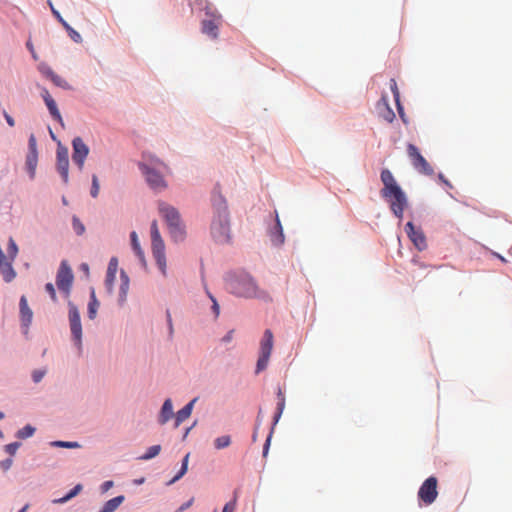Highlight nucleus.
Here are the masks:
<instances>
[{"instance_id":"1","label":"nucleus","mask_w":512,"mask_h":512,"mask_svg":"<svg viewBox=\"0 0 512 512\" xmlns=\"http://www.w3.org/2000/svg\"><path fill=\"white\" fill-rule=\"evenodd\" d=\"M213 217L210 225V233L218 243L230 241V219L226 200L219 192L212 196Z\"/></svg>"},{"instance_id":"2","label":"nucleus","mask_w":512,"mask_h":512,"mask_svg":"<svg viewBox=\"0 0 512 512\" xmlns=\"http://www.w3.org/2000/svg\"><path fill=\"white\" fill-rule=\"evenodd\" d=\"M226 284L228 290L239 297H260L256 282L246 273L228 275Z\"/></svg>"},{"instance_id":"3","label":"nucleus","mask_w":512,"mask_h":512,"mask_svg":"<svg viewBox=\"0 0 512 512\" xmlns=\"http://www.w3.org/2000/svg\"><path fill=\"white\" fill-rule=\"evenodd\" d=\"M140 169L146 177V181L149 186L156 190L162 191L167 187V184L163 178L162 171L167 167L166 165L157 158H151L149 162L141 163Z\"/></svg>"},{"instance_id":"4","label":"nucleus","mask_w":512,"mask_h":512,"mask_svg":"<svg viewBox=\"0 0 512 512\" xmlns=\"http://www.w3.org/2000/svg\"><path fill=\"white\" fill-rule=\"evenodd\" d=\"M158 208L169 227L173 240L175 242L183 241L185 238V229L178 210L165 202H160Z\"/></svg>"},{"instance_id":"5","label":"nucleus","mask_w":512,"mask_h":512,"mask_svg":"<svg viewBox=\"0 0 512 512\" xmlns=\"http://www.w3.org/2000/svg\"><path fill=\"white\" fill-rule=\"evenodd\" d=\"M151 247L152 254L163 276H167V262L165 256V244L160 235L157 221L151 223Z\"/></svg>"},{"instance_id":"6","label":"nucleus","mask_w":512,"mask_h":512,"mask_svg":"<svg viewBox=\"0 0 512 512\" xmlns=\"http://www.w3.org/2000/svg\"><path fill=\"white\" fill-rule=\"evenodd\" d=\"M18 246L12 237L8 240V260L0 246V273L5 282L9 283L16 277V271L14 270L12 263L16 259L18 254Z\"/></svg>"},{"instance_id":"7","label":"nucleus","mask_w":512,"mask_h":512,"mask_svg":"<svg viewBox=\"0 0 512 512\" xmlns=\"http://www.w3.org/2000/svg\"><path fill=\"white\" fill-rule=\"evenodd\" d=\"M205 15L206 18L201 23V31L215 40L219 36V27L223 22L222 15L210 3H206Z\"/></svg>"},{"instance_id":"8","label":"nucleus","mask_w":512,"mask_h":512,"mask_svg":"<svg viewBox=\"0 0 512 512\" xmlns=\"http://www.w3.org/2000/svg\"><path fill=\"white\" fill-rule=\"evenodd\" d=\"M274 337L271 330L264 331L263 338L260 342V355L256 364V373H260L268 366L269 359L273 349Z\"/></svg>"},{"instance_id":"9","label":"nucleus","mask_w":512,"mask_h":512,"mask_svg":"<svg viewBox=\"0 0 512 512\" xmlns=\"http://www.w3.org/2000/svg\"><path fill=\"white\" fill-rule=\"evenodd\" d=\"M407 154L411 160L413 167L419 173L429 176L434 174L433 168L427 162V160L421 155L419 149L414 144L409 143L407 145Z\"/></svg>"},{"instance_id":"10","label":"nucleus","mask_w":512,"mask_h":512,"mask_svg":"<svg viewBox=\"0 0 512 512\" xmlns=\"http://www.w3.org/2000/svg\"><path fill=\"white\" fill-rule=\"evenodd\" d=\"M389 200L390 208L393 214L399 218H403L404 210L407 206V198L401 188H395L393 191L388 193L387 196H382Z\"/></svg>"},{"instance_id":"11","label":"nucleus","mask_w":512,"mask_h":512,"mask_svg":"<svg viewBox=\"0 0 512 512\" xmlns=\"http://www.w3.org/2000/svg\"><path fill=\"white\" fill-rule=\"evenodd\" d=\"M437 484L438 480L436 477L431 476L427 478L422 483L418 491V497L420 501L424 502L427 505L432 504L438 496Z\"/></svg>"},{"instance_id":"12","label":"nucleus","mask_w":512,"mask_h":512,"mask_svg":"<svg viewBox=\"0 0 512 512\" xmlns=\"http://www.w3.org/2000/svg\"><path fill=\"white\" fill-rule=\"evenodd\" d=\"M72 159L80 171L84 168L85 160L89 154V147L84 143L81 137H75L72 141Z\"/></svg>"},{"instance_id":"13","label":"nucleus","mask_w":512,"mask_h":512,"mask_svg":"<svg viewBox=\"0 0 512 512\" xmlns=\"http://www.w3.org/2000/svg\"><path fill=\"white\" fill-rule=\"evenodd\" d=\"M73 282V274L70 267L62 262L57 272L56 284L59 290L64 292L67 296L70 293V289Z\"/></svg>"},{"instance_id":"14","label":"nucleus","mask_w":512,"mask_h":512,"mask_svg":"<svg viewBox=\"0 0 512 512\" xmlns=\"http://www.w3.org/2000/svg\"><path fill=\"white\" fill-rule=\"evenodd\" d=\"M69 322L72 336L77 344L80 345L82 339L80 314L77 307L71 302H69Z\"/></svg>"},{"instance_id":"15","label":"nucleus","mask_w":512,"mask_h":512,"mask_svg":"<svg viewBox=\"0 0 512 512\" xmlns=\"http://www.w3.org/2000/svg\"><path fill=\"white\" fill-rule=\"evenodd\" d=\"M57 170L65 184L69 181V155L67 148L59 147L56 152Z\"/></svg>"},{"instance_id":"16","label":"nucleus","mask_w":512,"mask_h":512,"mask_svg":"<svg viewBox=\"0 0 512 512\" xmlns=\"http://www.w3.org/2000/svg\"><path fill=\"white\" fill-rule=\"evenodd\" d=\"M405 230L409 239L419 251H423L427 248L426 238L421 229H416L412 222H408L405 225Z\"/></svg>"},{"instance_id":"17","label":"nucleus","mask_w":512,"mask_h":512,"mask_svg":"<svg viewBox=\"0 0 512 512\" xmlns=\"http://www.w3.org/2000/svg\"><path fill=\"white\" fill-rule=\"evenodd\" d=\"M41 96H42L52 118L54 120H56L59 124L64 126V122H63L62 116L58 110L57 104H56L55 100L52 98V96L50 95L49 91L47 89L43 88L41 91Z\"/></svg>"},{"instance_id":"18","label":"nucleus","mask_w":512,"mask_h":512,"mask_svg":"<svg viewBox=\"0 0 512 512\" xmlns=\"http://www.w3.org/2000/svg\"><path fill=\"white\" fill-rule=\"evenodd\" d=\"M381 181L384 185V188L381 190L382 196H387L388 193L393 191L395 188H400L393 174L388 169H383L381 171Z\"/></svg>"},{"instance_id":"19","label":"nucleus","mask_w":512,"mask_h":512,"mask_svg":"<svg viewBox=\"0 0 512 512\" xmlns=\"http://www.w3.org/2000/svg\"><path fill=\"white\" fill-rule=\"evenodd\" d=\"M48 4L51 8V11L53 13V15L56 17V19L62 24V26L65 28V30L68 32L70 38L76 42V43H81L82 42V37L81 35L76 31L74 30L64 19L63 17L61 16V14L59 13V11H57L53 4L51 3V1H48Z\"/></svg>"},{"instance_id":"20","label":"nucleus","mask_w":512,"mask_h":512,"mask_svg":"<svg viewBox=\"0 0 512 512\" xmlns=\"http://www.w3.org/2000/svg\"><path fill=\"white\" fill-rule=\"evenodd\" d=\"M19 306H20V317H21L22 325L26 329H28L29 325L32 322L33 312L29 308L28 302H27V299L25 296H22L20 298Z\"/></svg>"},{"instance_id":"21","label":"nucleus","mask_w":512,"mask_h":512,"mask_svg":"<svg viewBox=\"0 0 512 512\" xmlns=\"http://www.w3.org/2000/svg\"><path fill=\"white\" fill-rule=\"evenodd\" d=\"M379 115L381 118H383L385 121L391 123L395 119V113L390 108L388 101L386 97H382L381 101L377 105Z\"/></svg>"},{"instance_id":"22","label":"nucleus","mask_w":512,"mask_h":512,"mask_svg":"<svg viewBox=\"0 0 512 512\" xmlns=\"http://www.w3.org/2000/svg\"><path fill=\"white\" fill-rule=\"evenodd\" d=\"M270 238H271L272 243L275 246H280V245H282L284 243L285 238H284L283 228H282V225L280 223V219H279L278 214H276L275 226L270 231Z\"/></svg>"},{"instance_id":"23","label":"nucleus","mask_w":512,"mask_h":512,"mask_svg":"<svg viewBox=\"0 0 512 512\" xmlns=\"http://www.w3.org/2000/svg\"><path fill=\"white\" fill-rule=\"evenodd\" d=\"M41 72L49 78L56 86L63 89H70L68 82L61 76L57 75L50 67H43Z\"/></svg>"},{"instance_id":"24","label":"nucleus","mask_w":512,"mask_h":512,"mask_svg":"<svg viewBox=\"0 0 512 512\" xmlns=\"http://www.w3.org/2000/svg\"><path fill=\"white\" fill-rule=\"evenodd\" d=\"M117 266H118L117 259L111 258L109 265H108L106 280H105L106 286H107V289L109 290V292H112L113 282L116 278Z\"/></svg>"},{"instance_id":"25","label":"nucleus","mask_w":512,"mask_h":512,"mask_svg":"<svg viewBox=\"0 0 512 512\" xmlns=\"http://www.w3.org/2000/svg\"><path fill=\"white\" fill-rule=\"evenodd\" d=\"M197 401V398L191 400L188 404H186L182 409H180L176 414L175 426L178 427L183 421L190 417L192 413V409L194 403Z\"/></svg>"},{"instance_id":"26","label":"nucleus","mask_w":512,"mask_h":512,"mask_svg":"<svg viewBox=\"0 0 512 512\" xmlns=\"http://www.w3.org/2000/svg\"><path fill=\"white\" fill-rule=\"evenodd\" d=\"M173 416V405L171 399H166L161 408L159 422L165 424Z\"/></svg>"},{"instance_id":"27","label":"nucleus","mask_w":512,"mask_h":512,"mask_svg":"<svg viewBox=\"0 0 512 512\" xmlns=\"http://www.w3.org/2000/svg\"><path fill=\"white\" fill-rule=\"evenodd\" d=\"M130 238H131L132 249L134 250L136 256L139 258L140 262L143 265H145L146 264L145 255H144V251L142 250V248L140 246L137 233L135 231L131 232Z\"/></svg>"},{"instance_id":"28","label":"nucleus","mask_w":512,"mask_h":512,"mask_svg":"<svg viewBox=\"0 0 512 512\" xmlns=\"http://www.w3.org/2000/svg\"><path fill=\"white\" fill-rule=\"evenodd\" d=\"M390 88H391V91L393 93V96H394V99H395V102H396V105H397V109H398L399 115H400L401 119L404 122H406L405 114H404L403 108H402V106L400 104V93H399L398 86H397V83H396L395 79H391L390 80Z\"/></svg>"},{"instance_id":"29","label":"nucleus","mask_w":512,"mask_h":512,"mask_svg":"<svg viewBox=\"0 0 512 512\" xmlns=\"http://www.w3.org/2000/svg\"><path fill=\"white\" fill-rule=\"evenodd\" d=\"M124 501V496L114 497L106 502L101 512H114Z\"/></svg>"},{"instance_id":"30","label":"nucleus","mask_w":512,"mask_h":512,"mask_svg":"<svg viewBox=\"0 0 512 512\" xmlns=\"http://www.w3.org/2000/svg\"><path fill=\"white\" fill-rule=\"evenodd\" d=\"M277 397H278V403H277V412L274 416V424H276L278 422L279 418L281 417V415L283 413L284 407H285V395L282 392L281 388L278 389Z\"/></svg>"},{"instance_id":"31","label":"nucleus","mask_w":512,"mask_h":512,"mask_svg":"<svg viewBox=\"0 0 512 512\" xmlns=\"http://www.w3.org/2000/svg\"><path fill=\"white\" fill-rule=\"evenodd\" d=\"M98 307H99V302L96 299L94 290H92L90 302L88 304V317L90 319H94L96 317Z\"/></svg>"},{"instance_id":"32","label":"nucleus","mask_w":512,"mask_h":512,"mask_svg":"<svg viewBox=\"0 0 512 512\" xmlns=\"http://www.w3.org/2000/svg\"><path fill=\"white\" fill-rule=\"evenodd\" d=\"M129 289V277L124 271H121L120 299L124 301Z\"/></svg>"},{"instance_id":"33","label":"nucleus","mask_w":512,"mask_h":512,"mask_svg":"<svg viewBox=\"0 0 512 512\" xmlns=\"http://www.w3.org/2000/svg\"><path fill=\"white\" fill-rule=\"evenodd\" d=\"M161 451V446L160 445H153L151 447L148 448L147 452L140 456L139 459L141 460H150L154 457H156Z\"/></svg>"},{"instance_id":"34","label":"nucleus","mask_w":512,"mask_h":512,"mask_svg":"<svg viewBox=\"0 0 512 512\" xmlns=\"http://www.w3.org/2000/svg\"><path fill=\"white\" fill-rule=\"evenodd\" d=\"M81 490H82V485L78 484L65 496H63L59 499H55V500H53V502L54 503H64V502L70 500L72 497L76 496Z\"/></svg>"},{"instance_id":"35","label":"nucleus","mask_w":512,"mask_h":512,"mask_svg":"<svg viewBox=\"0 0 512 512\" xmlns=\"http://www.w3.org/2000/svg\"><path fill=\"white\" fill-rule=\"evenodd\" d=\"M230 443H231L230 436L224 435V436H221V437H218L215 439L214 446L216 449H223V448L228 447L230 445Z\"/></svg>"},{"instance_id":"36","label":"nucleus","mask_w":512,"mask_h":512,"mask_svg":"<svg viewBox=\"0 0 512 512\" xmlns=\"http://www.w3.org/2000/svg\"><path fill=\"white\" fill-rule=\"evenodd\" d=\"M35 432V428L31 425H26L22 429L17 432V437L21 439H26L31 437Z\"/></svg>"},{"instance_id":"37","label":"nucleus","mask_w":512,"mask_h":512,"mask_svg":"<svg viewBox=\"0 0 512 512\" xmlns=\"http://www.w3.org/2000/svg\"><path fill=\"white\" fill-rule=\"evenodd\" d=\"M26 164L28 166V169H29L31 177H33L34 173H35L36 164H37V156H36V154L32 153L31 155H29L27 157Z\"/></svg>"},{"instance_id":"38","label":"nucleus","mask_w":512,"mask_h":512,"mask_svg":"<svg viewBox=\"0 0 512 512\" xmlns=\"http://www.w3.org/2000/svg\"><path fill=\"white\" fill-rule=\"evenodd\" d=\"M188 460H189V454H187L183 458L181 469H180L179 473L173 478L172 482L179 480L187 472Z\"/></svg>"},{"instance_id":"39","label":"nucleus","mask_w":512,"mask_h":512,"mask_svg":"<svg viewBox=\"0 0 512 512\" xmlns=\"http://www.w3.org/2000/svg\"><path fill=\"white\" fill-rule=\"evenodd\" d=\"M52 446L55 447H63V448H79L80 445L78 442H68V441H54L51 443Z\"/></svg>"},{"instance_id":"40","label":"nucleus","mask_w":512,"mask_h":512,"mask_svg":"<svg viewBox=\"0 0 512 512\" xmlns=\"http://www.w3.org/2000/svg\"><path fill=\"white\" fill-rule=\"evenodd\" d=\"M99 190H100V185H99V180H98V177L97 175H92V186H91V196L93 198H96L99 194Z\"/></svg>"},{"instance_id":"41","label":"nucleus","mask_w":512,"mask_h":512,"mask_svg":"<svg viewBox=\"0 0 512 512\" xmlns=\"http://www.w3.org/2000/svg\"><path fill=\"white\" fill-rule=\"evenodd\" d=\"M72 225H73V228L76 232V234L78 235H82L85 231V227L84 225L82 224V222L77 218V217H73L72 219Z\"/></svg>"},{"instance_id":"42","label":"nucleus","mask_w":512,"mask_h":512,"mask_svg":"<svg viewBox=\"0 0 512 512\" xmlns=\"http://www.w3.org/2000/svg\"><path fill=\"white\" fill-rule=\"evenodd\" d=\"M206 3H208L206 0H189V5L192 8H197L199 10L205 11Z\"/></svg>"},{"instance_id":"43","label":"nucleus","mask_w":512,"mask_h":512,"mask_svg":"<svg viewBox=\"0 0 512 512\" xmlns=\"http://www.w3.org/2000/svg\"><path fill=\"white\" fill-rule=\"evenodd\" d=\"M46 374V370H34L32 372V379L35 383H39Z\"/></svg>"},{"instance_id":"44","label":"nucleus","mask_w":512,"mask_h":512,"mask_svg":"<svg viewBox=\"0 0 512 512\" xmlns=\"http://www.w3.org/2000/svg\"><path fill=\"white\" fill-rule=\"evenodd\" d=\"M45 290L50 295L52 301L56 302L57 297H56V291H55L54 285L52 283H47L45 285Z\"/></svg>"},{"instance_id":"45","label":"nucleus","mask_w":512,"mask_h":512,"mask_svg":"<svg viewBox=\"0 0 512 512\" xmlns=\"http://www.w3.org/2000/svg\"><path fill=\"white\" fill-rule=\"evenodd\" d=\"M412 263L418 267L419 269H428V268H434L435 266L427 264L425 262L420 261L418 258H413Z\"/></svg>"},{"instance_id":"46","label":"nucleus","mask_w":512,"mask_h":512,"mask_svg":"<svg viewBox=\"0 0 512 512\" xmlns=\"http://www.w3.org/2000/svg\"><path fill=\"white\" fill-rule=\"evenodd\" d=\"M19 446H20V444L18 442H14V443H10V444L6 445L5 449L10 455H14L16 453L17 449L19 448Z\"/></svg>"},{"instance_id":"47","label":"nucleus","mask_w":512,"mask_h":512,"mask_svg":"<svg viewBox=\"0 0 512 512\" xmlns=\"http://www.w3.org/2000/svg\"><path fill=\"white\" fill-rule=\"evenodd\" d=\"M235 508H236V501L233 500V501H230L225 504L222 512H233L235 510Z\"/></svg>"},{"instance_id":"48","label":"nucleus","mask_w":512,"mask_h":512,"mask_svg":"<svg viewBox=\"0 0 512 512\" xmlns=\"http://www.w3.org/2000/svg\"><path fill=\"white\" fill-rule=\"evenodd\" d=\"M208 295H209V298L213 302L212 309H213V312L215 314V317H218V315H219V305H218L216 299L211 294H208Z\"/></svg>"},{"instance_id":"49","label":"nucleus","mask_w":512,"mask_h":512,"mask_svg":"<svg viewBox=\"0 0 512 512\" xmlns=\"http://www.w3.org/2000/svg\"><path fill=\"white\" fill-rule=\"evenodd\" d=\"M271 437H272V431L270 432V434L268 435L266 441H265V445H264V448H263V456L266 457L267 454H268V450H269V446H270V441H271Z\"/></svg>"},{"instance_id":"50","label":"nucleus","mask_w":512,"mask_h":512,"mask_svg":"<svg viewBox=\"0 0 512 512\" xmlns=\"http://www.w3.org/2000/svg\"><path fill=\"white\" fill-rule=\"evenodd\" d=\"M26 46L29 49V51L31 52V55H32L33 59L37 60L38 56H37V54L35 52V49H34V46H33L32 42L31 41H27Z\"/></svg>"},{"instance_id":"51","label":"nucleus","mask_w":512,"mask_h":512,"mask_svg":"<svg viewBox=\"0 0 512 512\" xmlns=\"http://www.w3.org/2000/svg\"><path fill=\"white\" fill-rule=\"evenodd\" d=\"M112 486H113V481H105L102 484L101 488H102L103 492H107L110 488H112Z\"/></svg>"},{"instance_id":"52","label":"nucleus","mask_w":512,"mask_h":512,"mask_svg":"<svg viewBox=\"0 0 512 512\" xmlns=\"http://www.w3.org/2000/svg\"><path fill=\"white\" fill-rule=\"evenodd\" d=\"M234 331L230 330L222 339L223 342H229L233 338Z\"/></svg>"},{"instance_id":"53","label":"nucleus","mask_w":512,"mask_h":512,"mask_svg":"<svg viewBox=\"0 0 512 512\" xmlns=\"http://www.w3.org/2000/svg\"><path fill=\"white\" fill-rule=\"evenodd\" d=\"M4 117L9 124V126L13 127L15 125L14 119L7 113L4 114Z\"/></svg>"},{"instance_id":"54","label":"nucleus","mask_w":512,"mask_h":512,"mask_svg":"<svg viewBox=\"0 0 512 512\" xmlns=\"http://www.w3.org/2000/svg\"><path fill=\"white\" fill-rule=\"evenodd\" d=\"M29 144H30V147H31L32 153H33V154H36L35 138H34V136H31V137H30V139H29Z\"/></svg>"},{"instance_id":"55","label":"nucleus","mask_w":512,"mask_h":512,"mask_svg":"<svg viewBox=\"0 0 512 512\" xmlns=\"http://www.w3.org/2000/svg\"><path fill=\"white\" fill-rule=\"evenodd\" d=\"M438 177L445 185H447L450 188L452 187L451 183L444 177L443 174L440 173Z\"/></svg>"},{"instance_id":"56","label":"nucleus","mask_w":512,"mask_h":512,"mask_svg":"<svg viewBox=\"0 0 512 512\" xmlns=\"http://www.w3.org/2000/svg\"><path fill=\"white\" fill-rule=\"evenodd\" d=\"M11 464H12V460H11V459L7 460V461L5 462V468H6V469L10 468Z\"/></svg>"},{"instance_id":"57","label":"nucleus","mask_w":512,"mask_h":512,"mask_svg":"<svg viewBox=\"0 0 512 512\" xmlns=\"http://www.w3.org/2000/svg\"><path fill=\"white\" fill-rule=\"evenodd\" d=\"M28 508H29V506L26 504L18 512H26Z\"/></svg>"},{"instance_id":"58","label":"nucleus","mask_w":512,"mask_h":512,"mask_svg":"<svg viewBox=\"0 0 512 512\" xmlns=\"http://www.w3.org/2000/svg\"><path fill=\"white\" fill-rule=\"evenodd\" d=\"M189 505H190V502H188L187 504H185V505L181 506L180 510H185V509H187V508L189 507Z\"/></svg>"},{"instance_id":"59","label":"nucleus","mask_w":512,"mask_h":512,"mask_svg":"<svg viewBox=\"0 0 512 512\" xmlns=\"http://www.w3.org/2000/svg\"><path fill=\"white\" fill-rule=\"evenodd\" d=\"M143 480H144V479H141V480H140V479H137L135 482H136L137 484H140V483H142V482H143Z\"/></svg>"},{"instance_id":"60","label":"nucleus","mask_w":512,"mask_h":512,"mask_svg":"<svg viewBox=\"0 0 512 512\" xmlns=\"http://www.w3.org/2000/svg\"><path fill=\"white\" fill-rule=\"evenodd\" d=\"M4 418V414L0 411V420Z\"/></svg>"},{"instance_id":"61","label":"nucleus","mask_w":512,"mask_h":512,"mask_svg":"<svg viewBox=\"0 0 512 512\" xmlns=\"http://www.w3.org/2000/svg\"><path fill=\"white\" fill-rule=\"evenodd\" d=\"M257 439L256 434L253 435V440L255 441Z\"/></svg>"},{"instance_id":"62","label":"nucleus","mask_w":512,"mask_h":512,"mask_svg":"<svg viewBox=\"0 0 512 512\" xmlns=\"http://www.w3.org/2000/svg\"><path fill=\"white\" fill-rule=\"evenodd\" d=\"M2 437H3V433H2V431L0 430V438H2Z\"/></svg>"}]
</instances>
